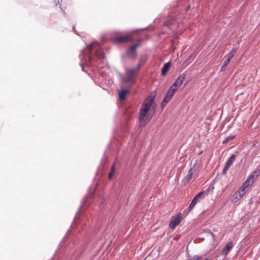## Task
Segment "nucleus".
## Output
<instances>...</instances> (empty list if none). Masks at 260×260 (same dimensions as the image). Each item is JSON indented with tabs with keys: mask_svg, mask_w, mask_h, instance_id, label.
I'll use <instances>...</instances> for the list:
<instances>
[{
	"mask_svg": "<svg viewBox=\"0 0 260 260\" xmlns=\"http://www.w3.org/2000/svg\"><path fill=\"white\" fill-rule=\"evenodd\" d=\"M154 99H146L139 112V127H145L152 119L156 109Z\"/></svg>",
	"mask_w": 260,
	"mask_h": 260,
	"instance_id": "f257e3e1",
	"label": "nucleus"
},
{
	"mask_svg": "<svg viewBox=\"0 0 260 260\" xmlns=\"http://www.w3.org/2000/svg\"><path fill=\"white\" fill-rule=\"evenodd\" d=\"M86 51L89 53L91 65L98 66V61L105 57V54L98 42H93L87 46Z\"/></svg>",
	"mask_w": 260,
	"mask_h": 260,
	"instance_id": "f03ea898",
	"label": "nucleus"
},
{
	"mask_svg": "<svg viewBox=\"0 0 260 260\" xmlns=\"http://www.w3.org/2000/svg\"><path fill=\"white\" fill-rule=\"evenodd\" d=\"M140 64H139L137 68L133 69H127L126 71L124 77L122 79L123 83L132 85L136 82L135 76L140 69Z\"/></svg>",
	"mask_w": 260,
	"mask_h": 260,
	"instance_id": "7ed1b4c3",
	"label": "nucleus"
},
{
	"mask_svg": "<svg viewBox=\"0 0 260 260\" xmlns=\"http://www.w3.org/2000/svg\"><path fill=\"white\" fill-rule=\"evenodd\" d=\"M185 77L186 75L185 74H182L180 75L168 91L165 98H172L174 95L175 92L182 84L185 79Z\"/></svg>",
	"mask_w": 260,
	"mask_h": 260,
	"instance_id": "20e7f679",
	"label": "nucleus"
},
{
	"mask_svg": "<svg viewBox=\"0 0 260 260\" xmlns=\"http://www.w3.org/2000/svg\"><path fill=\"white\" fill-rule=\"evenodd\" d=\"M197 164L198 160L197 159L192 160L191 161L188 173L182 180V181L184 184L188 183L192 178L193 175L197 171Z\"/></svg>",
	"mask_w": 260,
	"mask_h": 260,
	"instance_id": "39448f33",
	"label": "nucleus"
},
{
	"mask_svg": "<svg viewBox=\"0 0 260 260\" xmlns=\"http://www.w3.org/2000/svg\"><path fill=\"white\" fill-rule=\"evenodd\" d=\"M208 194V190H204L199 192L192 200L191 203L190 204L188 209L189 211H191L196 205L201 200L203 199L205 196Z\"/></svg>",
	"mask_w": 260,
	"mask_h": 260,
	"instance_id": "423d86ee",
	"label": "nucleus"
},
{
	"mask_svg": "<svg viewBox=\"0 0 260 260\" xmlns=\"http://www.w3.org/2000/svg\"><path fill=\"white\" fill-rule=\"evenodd\" d=\"M181 218L182 215L181 214H178L176 216L172 217L169 223L170 228L172 230H174L176 226L180 223Z\"/></svg>",
	"mask_w": 260,
	"mask_h": 260,
	"instance_id": "0eeeda50",
	"label": "nucleus"
},
{
	"mask_svg": "<svg viewBox=\"0 0 260 260\" xmlns=\"http://www.w3.org/2000/svg\"><path fill=\"white\" fill-rule=\"evenodd\" d=\"M115 41L116 43H126L128 42H132L133 41V37L132 35H127L124 36H120L115 38Z\"/></svg>",
	"mask_w": 260,
	"mask_h": 260,
	"instance_id": "6e6552de",
	"label": "nucleus"
},
{
	"mask_svg": "<svg viewBox=\"0 0 260 260\" xmlns=\"http://www.w3.org/2000/svg\"><path fill=\"white\" fill-rule=\"evenodd\" d=\"M139 45V44H136L131 46L126 52L127 55L131 58H135L137 56L136 49Z\"/></svg>",
	"mask_w": 260,
	"mask_h": 260,
	"instance_id": "1a4fd4ad",
	"label": "nucleus"
},
{
	"mask_svg": "<svg viewBox=\"0 0 260 260\" xmlns=\"http://www.w3.org/2000/svg\"><path fill=\"white\" fill-rule=\"evenodd\" d=\"M236 156L235 154H233L231 156V157L228 159L225 165L223 170V174H225L228 171L229 168L232 165L234 161L235 160Z\"/></svg>",
	"mask_w": 260,
	"mask_h": 260,
	"instance_id": "9d476101",
	"label": "nucleus"
},
{
	"mask_svg": "<svg viewBox=\"0 0 260 260\" xmlns=\"http://www.w3.org/2000/svg\"><path fill=\"white\" fill-rule=\"evenodd\" d=\"M236 52V49L233 48L231 52L225 56V57H227V58L224 61V66H227L229 64L231 59L234 57Z\"/></svg>",
	"mask_w": 260,
	"mask_h": 260,
	"instance_id": "9b49d317",
	"label": "nucleus"
},
{
	"mask_svg": "<svg viewBox=\"0 0 260 260\" xmlns=\"http://www.w3.org/2000/svg\"><path fill=\"white\" fill-rule=\"evenodd\" d=\"M233 246L232 242H231L227 243L222 249V254L224 255H226Z\"/></svg>",
	"mask_w": 260,
	"mask_h": 260,
	"instance_id": "f8f14e48",
	"label": "nucleus"
},
{
	"mask_svg": "<svg viewBox=\"0 0 260 260\" xmlns=\"http://www.w3.org/2000/svg\"><path fill=\"white\" fill-rule=\"evenodd\" d=\"M171 67V63L170 62H167L164 64L162 69L161 74L162 76H165L169 71Z\"/></svg>",
	"mask_w": 260,
	"mask_h": 260,
	"instance_id": "ddd939ff",
	"label": "nucleus"
},
{
	"mask_svg": "<svg viewBox=\"0 0 260 260\" xmlns=\"http://www.w3.org/2000/svg\"><path fill=\"white\" fill-rule=\"evenodd\" d=\"M129 90L127 89H122L118 92V98H125Z\"/></svg>",
	"mask_w": 260,
	"mask_h": 260,
	"instance_id": "4468645a",
	"label": "nucleus"
},
{
	"mask_svg": "<svg viewBox=\"0 0 260 260\" xmlns=\"http://www.w3.org/2000/svg\"><path fill=\"white\" fill-rule=\"evenodd\" d=\"M254 182V180H253V178L252 176H249L248 179L243 183L244 184V185H246V187H248L249 186H251L253 183Z\"/></svg>",
	"mask_w": 260,
	"mask_h": 260,
	"instance_id": "2eb2a0df",
	"label": "nucleus"
},
{
	"mask_svg": "<svg viewBox=\"0 0 260 260\" xmlns=\"http://www.w3.org/2000/svg\"><path fill=\"white\" fill-rule=\"evenodd\" d=\"M260 175V168L257 167L255 171L252 173L250 176H252L253 178V180L255 181L256 178Z\"/></svg>",
	"mask_w": 260,
	"mask_h": 260,
	"instance_id": "dca6fc26",
	"label": "nucleus"
},
{
	"mask_svg": "<svg viewBox=\"0 0 260 260\" xmlns=\"http://www.w3.org/2000/svg\"><path fill=\"white\" fill-rule=\"evenodd\" d=\"M115 173V167L114 164H113L112 166L111 171L109 172L108 175V178L109 179H111Z\"/></svg>",
	"mask_w": 260,
	"mask_h": 260,
	"instance_id": "f3484780",
	"label": "nucleus"
},
{
	"mask_svg": "<svg viewBox=\"0 0 260 260\" xmlns=\"http://www.w3.org/2000/svg\"><path fill=\"white\" fill-rule=\"evenodd\" d=\"M235 138V136L234 135H232L230 136L227 137L225 140L223 141V144H226L229 141L233 140Z\"/></svg>",
	"mask_w": 260,
	"mask_h": 260,
	"instance_id": "a211bd4d",
	"label": "nucleus"
},
{
	"mask_svg": "<svg viewBox=\"0 0 260 260\" xmlns=\"http://www.w3.org/2000/svg\"><path fill=\"white\" fill-rule=\"evenodd\" d=\"M170 99H164V101L161 103V108L162 110L164 109L167 103L170 101Z\"/></svg>",
	"mask_w": 260,
	"mask_h": 260,
	"instance_id": "6ab92c4d",
	"label": "nucleus"
},
{
	"mask_svg": "<svg viewBox=\"0 0 260 260\" xmlns=\"http://www.w3.org/2000/svg\"><path fill=\"white\" fill-rule=\"evenodd\" d=\"M234 196L235 202H237V201L239 200L242 197L237 192H236L234 194Z\"/></svg>",
	"mask_w": 260,
	"mask_h": 260,
	"instance_id": "aec40b11",
	"label": "nucleus"
},
{
	"mask_svg": "<svg viewBox=\"0 0 260 260\" xmlns=\"http://www.w3.org/2000/svg\"><path fill=\"white\" fill-rule=\"evenodd\" d=\"M63 1H65L64 0H58V3H57V5H59V7L62 10H63L64 9H66V7H62V4H61V3L63 2Z\"/></svg>",
	"mask_w": 260,
	"mask_h": 260,
	"instance_id": "412c9836",
	"label": "nucleus"
},
{
	"mask_svg": "<svg viewBox=\"0 0 260 260\" xmlns=\"http://www.w3.org/2000/svg\"><path fill=\"white\" fill-rule=\"evenodd\" d=\"M238 193L241 197H243L245 193V191L243 190L242 189H239L236 192Z\"/></svg>",
	"mask_w": 260,
	"mask_h": 260,
	"instance_id": "4be33fe9",
	"label": "nucleus"
},
{
	"mask_svg": "<svg viewBox=\"0 0 260 260\" xmlns=\"http://www.w3.org/2000/svg\"><path fill=\"white\" fill-rule=\"evenodd\" d=\"M247 188V187H246V185H244V184L243 183V184L242 185V186L240 187V189H243L244 191H245V190Z\"/></svg>",
	"mask_w": 260,
	"mask_h": 260,
	"instance_id": "5701e85b",
	"label": "nucleus"
},
{
	"mask_svg": "<svg viewBox=\"0 0 260 260\" xmlns=\"http://www.w3.org/2000/svg\"><path fill=\"white\" fill-rule=\"evenodd\" d=\"M226 66H224V63H223V64L222 65L221 67V71H223L224 69V68Z\"/></svg>",
	"mask_w": 260,
	"mask_h": 260,
	"instance_id": "b1692460",
	"label": "nucleus"
},
{
	"mask_svg": "<svg viewBox=\"0 0 260 260\" xmlns=\"http://www.w3.org/2000/svg\"><path fill=\"white\" fill-rule=\"evenodd\" d=\"M119 99V102H122L123 100H124L125 99H123V98H121V99Z\"/></svg>",
	"mask_w": 260,
	"mask_h": 260,
	"instance_id": "393cba45",
	"label": "nucleus"
},
{
	"mask_svg": "<svg viewBox=\"0 0 260 260\" xmlns=\"http://www.w3.org/2000/svg\"><path fill=\"white\" fill-rule=\"evenodd\" d=\"M165 24H166V25H169V23H168V22H165Z\"/></svg>",
	"mask_w": 260,
	"mask_h": 260,
	"instance_id": "a878e982",
	"label": "nucleus"
},
{
	"mask_svg": "<svg viewBox=\"0 0 260 260\" xmlns=\"http://www.w3.org/2000/svg\"><path fill=\"white\" fill-rule=\"evenodd\" d=\"M152 96H151L150 98H154L155 96V95H153V97H152Z\"/></svg>",
	"mask_w": 260,
	"mask_h": 260,
	"instance_id": "bb28decb",
	"label": "nucleus"
},
{
	"mask_svg": "<svg viewBox=\"0 0 260 260\" xmlns=\"http://www.w3.org/2000/svg\"><path fill=\"white\" fill-rule=\"evenodd\" d=\"M212 235L213 237L214 236V234H213V233H212Z\"/></svg>",
	"mask_w": 260,
	"mask_h": 260,
	"instance_id": "cd10ccee",
	"label": "nucleus"
},
{
	"mask_svg": "<svg viewBox=\"0 0 260 260\" xmlns=\"http://www.w3.org/2000/svg\"><path fill=\"white\" fill-rule=\"evenodd\" d=\"M204 260H208V258H206V259H204Z\"/></svg>",
	"mask_w": 260,
	"mask_h": 260,
	"instance_id": "c85d7f7f",
	"label": "nucleus"
}]
</instances>
